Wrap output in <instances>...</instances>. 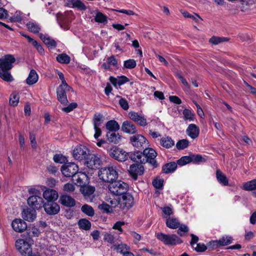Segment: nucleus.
Segmentation results:
<instances>
[{"label": "nucleus", "instance_id": "nucleus-1", "mask_svg": "<svg viewBox=\"0 0 256 256\" xmlns=\"http://www.w3.org/2000/svg\"><path fill=\"white\" fill-rule=\"evenodd\" d=\"M99 178L103 182L110 184L118 176V172L113 166L102 168L98 172Z\"/></svg>", "mask_w": 256, "mask_h": 256}, {"label": "nucleus", "instance_id": "nucleus-2", "mask_svg": "<svg viewBox=\"0 0 256 256\" xmlns=\"http://www.w3.org/2000/svg\"><path fill=\"white\" fill-rule=\"evenodd\" d=\"M128 188V184L121 180L116 181L114 180L108 185L109 190L116 196L124 194L127 192Z\"/></svg>", "mask_w": 256, "mask_h": 256}, {"label": "nucleus", "instance_id": "nucleus-3", "mask_svg": "<svg viewBox=\"0 0 256 256\" xmlns=\"http://www.w3.org/2000/svg\"><path fill=\"white\" fill-rule=\"evenodd\" d=\"M156 156L157 153L153 148H146L142 152V164L148 162L154 168H156L158 166L156 160Z\"/></svg>", "mask_w": 256, "mask_h": 256}, {"label": "nucleus", "instance_id": "nucleus-4", "mask_svg": "<svg viewBox=\"0 0 256 256\" xmlns=\"http://www.w3.org/2000/svg\"><path fill=\"white\" fill-rule=\"evenodd\" d=\"M156 238L166 245H176L182 242L176 234H166L160 232L156 234Z\"/></svg>", "mask_w": 256, "mask_h": 256}, {"label": "nucleus", "instance_id": "nucleus-5", "mask_svg": "<svg viewBox=\"0 0 256 256\" xmlns=\"http://www.w3.org/2000/svg\"><path fill=\"white\" fill-rule=\"evenodd\" d=\"M72 154L74 159L81 161L87 158L90 154V150L86 146L80 144L74 148Z\"/></svg>", "mask_w": 256, "mask_h": 256}, {"label": "nucleus", "instance_id": "nucleus-6", "mask_svg": "<svg viewBox=\"0 0 256 256\" xmlns=\"http://www.w3.org/2000/svg\"><path fill=\"white\" fill-rule=\"evenodd\" d=\"M108 154L110 157L119 162H124L128 159V153L116 146L110 148Z\"/></svg>", "mask_w": 256, "mask_h": 256}, {"label": "nucleus", "instance_id": "nucleus-7", "mask_svg": "<svg viewBox=\"0 0 256 256\" xmlns=\"http://www.w3.org/2000/svg\"><path fill=\"white\" fill-rule=\"evenodd\" d=\"M62 174L66 177H73L78 171V166L74 162H66L60 168Z\"/></svg>", "mask_w": 256, "mask_h": 256}, {"label": "nucleus", "instance_id": "nucleus-8", "mask_svg": "<svg viewBox=\"0 0 256 256\" xmlns=\"http://www.w3.org/2000/svg\"><path fill=\"white\" fill-rule=\"evenodd\" d=\"M102 162L100 156L98 154H89L85 160V164L90 168L94 170L98 168Z\"/></svg>", "mask_w": 256, "mask_h": 256}, {"label": "nucleus", "instance_id": "nucleus-9", "mask_svg": "<svg viewBox=\"0 0 256 256\" xmlns=\"http://www.w3.org/2000/svg\"><path fill=\"white\" fill-rule=\"evenodd\" d=\"M72 88L69 86L66 87L64 85H60L56 89V94L58 100L62 104L66 105L68 103L66 92Z\"/></svg>", "mask_w": 256, "mask_h": 256}, {"label": "nucleus", "instance_id": "nucleus-10", "mask_svg": "<svg viewBox=\"0 0 256 256\" xmlns=\"http://www.w3.org/2000/svg\"><path fill=\"white\" fill-rule=\"evenodd\" d=\"M16 58L13 55L6 54L0 58V69L10 70L13 67V64Z\"/></svg>", "mask_w": 256, "mask_h": 256}, {"label": "nucleus", "instance_id": "nucleus-11", "mask_svg": "<svg viewBox=\"0 0 256 256\" xmlns=\"http://www.w3.org/2000/svg\"><path fill=\"white\" fill-rule=\"evenodd\" d=\"M120 207L122 209H128L134 204V198L129 193L126 192L119 198Z\"/></svg>", "mask_w": 256, "mask_h": 256}, {"label": "nucleus", "instance_id": "nucleus-12", "mask_svg": "<svg viewBox=\"0 0 256 256\" xmlns=\"http://www.w3.org/2000/svg\"><path fill=\"white\" fill-rule=\"evenodd\" d=\"M15 245L16 249L22 255H28L32 252L30 245L22 239L18 240Z\"/></svg>", "mask_w": 256, "mask_h": 256}, {"label": "nucleus", "instance_id": "nucleus-13", "mask_svg": "<svg viewBox=\"0 0 256 256\" xmlns=\"http://www.w3.org/2000/svg\"><path fill=\"white\" fill-rule=\"evenodd\" d=\"M130 140L132 146L138 148H145L148 145L146 138L141 134L133 136Z\"/></svg>", "mask_w": 256, "mask_h": 256}, {"label": "nucleus", "instance_id": "nucleus-14", "mask_svg": "<svg viewBox=\"0 0 256 256\" xmlns=\"http://www.w3.org/2000/svg\"><path fill=\"white\" fill-rule=\"evenodd\" d=\"M128 171L131 177L136 180L138 176L144 174V168L142 164H135L130 166Z\"/></svg>", "mask_w": 256, "mask_h": 256}, {"label": "nucleus", "instance_id": "nucleus-15", "mask_svg": "<svg viewBox=\"0 0 256 256\" xmlns=\"http://www.w3.org/2000/svg\"><path fill=\"white\" fill-rule=\"evenodd\" d=\"M46 213L50 215H54L60 210L59 205L54 202H47L44 204L43 206Z\"/></svg>", "mask_w": 256, "mask_h": 256}, {"label": "nucleus", "instance_id": "nucleus-16", "mask_svg": "<svg viewBox=\"0 0 256 256\" xmlns=\"http://www.w3.org/2000/svg\"><path fill=\"white\" fill-rule=\"evenodd\" d=\"M28 204L32 208L40 209L44 206V200L40 196H30L28 199Z\"/></svg>", "mask_w": 256, "mask_h": 256}, {"label": "nucleus", "instance_id": "nucleus-17", "mask_svg": "<svg viewBox=\"0 0 256 256\" xmlns=\"http://www.w3.org/2000/svg\"><path fill=\"white\" fill-rule=\"evenodd\" d=\"M128 116L132 120L142 126H144L147 125L146 120L136 112L134 111L129 112Z\"/></svg>", "mask_w": 256, "mask_h": 256}, {"label": "nucleus", "instance_id": "nucleus-18", "mask_svg": "<svg viewBox=\"0 0 256 256\" xmlns=\"http://www.w3.org/2000/svg\"><path fill=\"white\" fill-rule=\"evenodd\" d=\"M87 178L88 176L85 173L78 171V173L73 176L72 180L76 185L82 187L86 184Z\"/></svg>", "mask_w": 256, "mask_h": 256}, {"label": "nucleus", "instance_id": "nucleus-19", "mask_svg": "<svg viewBox=\"0 0 256 256\" xmlns=\"http://www.w3.org/2000/svg\"><path fill=\"white\" fill-rule=\"evenodd\" d=\"M36 210L30 207L25 208L22 211V217L26 220L32 222L36 219Z\"/></svg>", "mask_w": 256, "mask_h": 256}, {"label": "nucleus", "instance_id": "nucleus-20", "mask_svg": "<svg viewBox=\"0 0 256 256\" xmlns=\"http://www.w3.org/2000/svg\"><path fill=\"white\" fill-rule=\"evenodd\" d=\"M12 226L14 230L18 232H22L27 228L26 222L21 219L14 220L12 223Z\"/></svg>", "mask_w": 256, "mask_h": 256}, {"label": "nucleus", "instance_id": "nucleus-21", "mask_svg": "<svg viewBox=\"0 0 256 256\" xmlns=\"http://www.w3.org/2000/svg\"><path fill=\"white\" fill-rule=\"evenodd\" d=\"M44 198L48 202H54L58 198V192L52 189H47L43 192Z\"/></svg>", "mask_w": 256, "mask_h": 256}, {"label": "nucleus", "instance_id": "nucleus-22", "mask_svg": "<svg viewBox=\"0 0 256 256\" xmlns=\"http://www.w3.org/2000/svg\"><path fill=\"white\" fill-rule=\"evenodd\" d=\"M186 133L192 139H195L199 136L200 129L195 124H190L186 130Z\"/></svg>", "mask_w": 256, "mask_h": 256}, {"label": "nucleus", "instance_id": "nucleus-23", "mask_svg": "<svg viewBox=\"0 0 256 256\" xmlns=\"http://www.w3.org/2000/svg\"><path fill=\"white\" fill-rule=\"evenodd\" d=\"M60 203L67 207H72L76 204V201L72 196L64 194L60 196Z\"/></svg>", "mask_w": 256, "mask_h": 256}, {"label": "nucleus", "instance_id": "nucleus-24", "mask_svg": "<svg viewBox=\"0 0 256 256\" xmlns=\"http://www.w3.org/2000/svg\"><path fill=\"white\" fill-rule=\"evenodd\" d=\"M66 5L70 8H76L80 10L86 9L85 4L80 0H68Z\"/></svg>", "mask_w": 256, "mask_h": 256}, {"label": "nucleus", "instance_id": "nucleus-25", "mask_svg": "<svg viewBox=\"0 0 256 256\" xmlns=\"http://www.w3.org/2000/svg\"><path fill=\"white\" fill-rule=\"evenodd\" d=\"M122 130L126 133L134 134L136 132V126L130 121H124L122 126Z\"/></svg>", "mask_w": 256, "mask_h": 256}, {"label": "nucleus", "instance_id": "nucleus-26", "mask_svg": "<svg viewBox=\"0 0 256 256\" xmlns=\"http://www.w3.org/2000/svg\"><path fill=\"white\" fill-rule=\"evenodd\" d=\"M109 80L115 86H116V85H118L119 86H122L130 81V80L124 76H118L117 78H114L111 76L110 77Z\"/></svg>", "mask_w": 256, "mask_h": 256}, {"label": "nucleus", "instance_id": "nucleus-27", "mask_svg": "<svg viewBox=\"0 0 256 256\" xmlns=\"http://www.w3.org/2000/svg\"><path fill=\"white\" fill-rule=\"evenodd\" d=\"M116 132H108L106 134V140L111 143L118 144L121 140V136Z\"/></svg>", "mask_w": 256, "mask_h": 256}, {"label": "nucleus", "instance_id": "nucleus-28", "mask_svg": "<svg viewBox=\"0 0 256 256\" xmlns=\"http://www.w3.org/2000/svg\"><path fill=\"white\" fill-rule=\"evenodd\" d=\"M94 190V187L89 186H84L82 189V192L86 199H90L91 200Z\"/></svg>", "mask_w": 256, "mask_h": 256}, {"label": "nucleus", "instance_id": "nucleus-29", "mask_svg": "<svg viewBox=\"0 0 256 256\" xmlns=\"http://www.w3.org/2000/svg\"><path fill=\"white\" fill-rule=\"evenodd\" d=\"M160 144L162 147L166 148H170L174 145V142L172 140V138L165 136L160 139Z\"/></svg>", "mask_w": 256, "mask_h": 256}, {"label": "nucleus", "instance_id": "nucleus-30", "mask_svg": "<svg viewBox=\"0 0 256 256\" xmlns=\"http://www.w3.org/2000/svg\"><path fill=\"white\" fill-rule=\"evenodd\" d=\"M166 226L172 229H176L180 226V222L178 218L174 217L168 218L166 220Z\"/></svg>", "mask_w": 256, "mask_h": 256}, {"label": "nucleus", "instance_id": "nucleus-31", "mask_svg": "<svg viewBox=\"0 0 256 256\" xmlns=\"http://www.w3.org/2000/svg\"><path fill=\"white\" fill-rule=\"evenodd\" d=\"M216 178L218 182L221 184L226 186L228 184V180L226 176L220 170L216 171Z\"/></svg>", "mask_w": 256, "mask_h": 256}, {"label": "nucleus", "instance_id": "nucleus-32", "mask_svg": "<svg viewBox=\"0 0 256 256\" xmlns=\"http://www.w3.org/2000/svg\"><path fill=\"white\" fill-rule=\"evenodd\" d=\"M129 157L133 162H140L142 164V152L139 151H136L134 152L128 153V158Z\"/></svg>", "mask_w": 256, "mask_h": 256}, {"label": "nucleus", "instance_id": "nucleus-33", "mask_svg": "<svg viewBox=\"0 0 256 256\" xmlns=\"http://www.w3.org/2000/svg\"><path fill=\"white\" fill-rule=\"evenodd\" d=\"M177 164L174 162L167 163L163 166L162 171L165 174L173 172L177 168Z\"/></svg>", "mask_w": 256, "mask_h": 256}, {"label": "nucleus", "instance_id": "nucleus-34", "mask_svg": "<svg viewBox=\"0 0 256 256\" xmlns=\"http://www.w3.org/2000/svg\"><path fill=\"white\" fill-rule=\"evenodd\" d=\"M38 75L34 70H32L26 78V84L29 85H32L36 83L38 80Z\"/></svg>", "mask_w": 256, "mask_h": 256}, {"label": "nucleus", "instance_id": "nucleus-35", "mask_svg": "<svg viewBox=\"0 0 256 256\" xmlns=\"http://www.w3.org/2000/svg\"><path fill=\"white\" fill-rule=\"evenodd\" d=\"M10 70H2L0 69V78L6 82H12L14 80Z\"/></svg>", "mask_w": 256, "mask_h": 256}, {"label": "nucleus", "instance_id": "nucleus-36", "mask_svg": "<svg viewBox=\"0 0 256 256\" xmlns=\"http://www.w3.org/2000/svg\"><path fill=\"white\" fill-rule=\"evenodd\" d=\"M106 128L108 132H116L120 129V126L116 120H110L106 123Z\"/></svg>", "mask_w": 256, "mask_h": 256}, {"label": "nucleus", "instance_id": "nucleus-37", "mask_svg": "<svg viewBox=\"0 0 256 256\" xmlns=\"http://www.w3.org/2000/svg\"><path fill=\"white\" fill-rule=\"evenodd\" d=\"M182 114L184 116V119L185 121L192 122L195 118L194 114L189 109H184Z\"/></svg>", "mask_w": 256, "mask_h": 256}, {"label": "nucleus", "instance_id": "nucleus-38", "mask_svg": "<svg viewBox=\"0 0 256 256\" xmlns=\"http://www.w3.org/2000/svg\"><path fill=\"white\" fill-rule=\"evenodd\" d=\"M242 188L244 190L248 191L256 190V179L244 183Z\"/></svg>", "mask_w": 256, "mask_h": 256}, {"label": "nucleus", "instance_id": "nucleus-39", "mask_svg": "<svg viewBox=\"0 0 256 256\" xmlns=\"http://www.w3.org/2000/svg\"><path fill=\"white\" fill-rule=\"evenodd\" d=\"M233 238L230 236H222L218 241L220 246H226L232 242Z\"/></svg>", "mask_w": 256, "mask_h": 256}, {"label": "nucleus", "instance_id": "nucleus-40", "mask_svg": "<svg viewBox=\"0 0 256 256\" xmlns=\"http://www.w3.org/2000/svg\"><path fill=\"white\" fill-rule=\"evenodd\" d=\"M26 26L29 31L34 34L38 33L40 30L39 26L36 23L33 22H28L26 24Z\"/></svg>", "mask_w": 256, "mask_h": 256}, {"label": "nucleus", "instance_id": "nucleus-41", "mask_svg": "<svg viewBox=\"0 0 256 256\" xmlns=\"http://www.w3.org/2000/svg\"><path fill=\"white\" fill-rule=\"evenodd\" d=\"M81 210L84 214H86V215L90 216H92L94 214V212L93 208L91 206L86 204H84L82 206Z\"/></svg>", "mask_w": 256, "mask_h": 256}, {"label": "nucleus", "instance_id": "nucleus-42", "mask_svg": "<svg viewBox=\"0 0 256 256\" xmlns=\"http://www.w3.org/2000/svg\"><path fill=\"white\" fill-rule=\"evenodd\" d=\"M26 230L28 235L30 238L38 236L40 233V230L35 226L29 228Z\"/></svg>", "mask_w": 256, "mask_h": 256}, {"label": "nucleus", "instance_id": "nucleus-43", "mask_svg": "<svg viewBox=\"0 0 256 256\" xmlns=\"http://www.w3.org/2000/svg\"><path fill=\"white\" fill-rule=\"evenodd\" d=\"M80 228L84 230H88L91 227V224L90 221L86 219H81L78 222Z\"/></svg>", "mask_w": 256, "mask_h": 256}, {"label": "nucleus", "instance_id": "nucleus-44", "mask_svg": "<svg viewBox=\"0 0 256 256\" xmlns=\"http://www.w3.org/2000/svg\"><path fill=\"white\" fill-rule=\"evenodd\" d=\"M56 60L61 64H68L70 62V56L66 54H62L58 55Z\"/></svg>", "mask_w": 256, "mask_h": 256}, {"label": "nucleus", "instance_id": "nucleus-45", "mask_svg": "<svg viewBox=\"0 0 256 256\" xmlns=\"http://www.w3.org/2000/svg\"><path fill=\"white\" fill-rule=\"evenodd\" d=\"M118 252L122 254L123 256L127 253L130 250V248L126 244H120L115 246Z\"/></svg>", "mask_w": 256, "mask_h": 256}, {"label": "nucleus", "instance_id": "nucleus-46", "mask_svg": "<svg viewBox=\"0 0 256 256\" xmlns=\"http://www.w3.org/2000/svg\"><path fill=\"white\" fill-rule=\"evenodd\" d=\"M228 39L224 37H218L212 36L210 39L209 42L214 44H218L222 42L228 41Z\"/></svg>", "mask_w": 256, "mask_h": 256}, {"label": "nucleus", "instance_id": "nucleus-47", "mask_svg": "<svg viewBox=\"0 0 256 256\" xmlns=\"http://www.w3.org/2000/svg\"><path fill=\"white\" fill-rule=\"evenodd\" d=\"M19 96L18 94L12 93L10 98V104L11 106H16L19 102Z\"/></svg>", "mask_w": 256, "mask_h": 256}, {"label": "nucleus", "instance_id": "nucleus-48", "mask_svg": "<svg viewBox=\"0 0 256 256\" xmlns=\"http://www.w3.org/2000/svg\"><path fill=\"white\" fill-rule=\"evenodd\" d=\"M189 142L186 139L178 140L176 144V148L178 150H183L188 146Z\"/></svg>", "mask_w": 256, "mask_h": 256}, {"label": "nucleus", "instance_id": "nucleus-49", "mask_svg": "<svg viewBox=\"0 0 256 256\" xmlns=\"http://www.w3.org/2000/svg\"><path fill=\"white\" fill-rule=\"evenodd\" d=\"M136 63L134 59H129L125 60L124 63V66L128 69H132L136 66Z\"/></svg>", "mask_w": 256, "mask_h": 256}, {"label": "nucleus", "instance_id": "nucleus-50", "mask_svg": "<svg viewBox=\"0 0 256 256\" xmlns=\"http://www.w3.org/2000/svg\"><path fill=\"white\" fill-rule=\"evenodd\" d=\"M190 162L199 163L205 162V159L200 154H192L190 156Z\"/></svg>", "mask_w": 256, "mask_h": 256}, {"label": "nucleus", "instance_id": "nucleus-51", "mask_svg": "<svg viewBox=\"0 0 256 256\" xmlns=\"http://www.w3.org/2000/svg\"><path fill=\"white\" fill-rule=\"evenodd\" d=\"M102 116L100 114H94L93 118L94 126H100L102 124Z\"/></svg>", "mask_w": 256, "mask_h": 256}, {"label": "nucleus", "instance_id": "nucleus-52", "mask_svg": "<svg viewBox=\"0 0 256 256\" xmlns=\"http://www.w3.org/2000/svg\"><path fill=\"white\" fill-rule=\"evenodd\" d=\"M190 162V156H184L178 160L176 163L177 165L182 166Z\"/></svg>", "mask_w": 256, "mask_h": 256}, {"label": "nucleus", "instance_id": "nucleus-53", "mask_svg": "<svg viewBox=\"0 0 256 256\" xmlns=\"http://www.w3.org/2000/svg\"><path fill=\"white\" fill-rule=\"evenodd\" d=\"M94 20L96 22L102 23L107 21V18L102 12H98L95 16Z\"/></svg>", "mask_w": 256, "mask_h": 256}, {"label": "nucleus", "instance_id": "nucleus-54", "mask_svg": "<svg viewBox=\"0 0 256 256\" xmlns=\"http://www.w3.org/2000/svg\"><path fill=\"white\" fill-rule=\"evenodd\" d=\"M98 208L103 212L110 213L112 212V208L108 204L103 203L98 206Z\"/></svg>", "mask_w": 256, "mask_h": 256}, {"label": "nucleus", "instance_id": "nucleus-55", "mask_svg": "<svg viewBox=\"0 0 256 256\" xmlns=\"http://www.w3.org/2000/svg\"><path fill=\"white\" fill-rule=\"evenodd\" d=\"M178 228V229L177 230V233L180 236H184V234L188 231V227L186 225L184 224H180V226Z\"/></svg>", "mask_w": 256, "mask_h": 256}, {"label": "nucleus", "instance_id": "nucleus-56", "mask_svg": "<svg viewBox=\"0 0 256 256\" xmlns=\"http://www.w3.org/2000/svg\"><path fill=\"white\" fill-rule=\"evenodd\" d=\"M163 213L164 214V218L167 219L168 218H171L170 215L173 214V210L170 206H166L162 208Z\"/></svg>", "mask_w": 256, "mask_h": 256}, {"label": "nucleus", "instance_id": "nucleus-57", "mask_svg": "<svg viewBox=\"0 0 256 256\" xmlns=\"http://www.w3.org/2000/svg\"><path fill=\"white\" fill-rule=\"evenodd\" d=\"M164 184V180L162 178H156L152 182L154 186L157 189H160Z\"/></svg>", "mask_w": 256, "mask_h": 256}, {"label": "nucleus", "instance_id": "nucleus-58", "mask_svg": "<svg viewBox=\"0 0 256 256\" xmlns=\"http://www.w3.org/2000/svg\"><path fill=\"white\" fill-rule=\"evenodd\" d=\"M44 43L48 46V48H55L56 46V41L50 38L49 36L46 38V40H44Z\"/></svg>", "mask_w": 256, "mask_h": 256}, {"label": "nucleus", "instance_id": "nucleus-59", "mask_svg": "<svg viewBox=\"0 0 256 256\" xmlns=\"http://www.w3.org/2000/svg\"><path fill=\"white\" fill-rule=\"evenodd\" d=\"M78 104L76 102L70 104L68 106L62 108V110L68 113L72 111L74 109L76 108Z\"/></svg>", "mask_w": 256, "mask_h": 256}, {"label": "nucleus", "instance_id": "nucleus-60", "mask_svg": "<svg viewBox=\"0 0 256 256\" xmlns=\"http://www.w3.org/2000/svg\"><path fill=\"white\" fill-rule=\"evenodd\" d=\"M56 162L62 164L65 162L66 158L62 154H56L53 158Z\"/></svg>", "mask_w": 256, "mask_h": 256}, {"label": "nucleus", "instance_id": "nucleus-61", "mask_svg": "<svg viewBox=\"0 0 256 256\" xmlns=\"http://www.w3.org/2000/svg\"><path fill=\"white\" fill-rule=\"evenodd\" d=\"M119 104L124 110H128L129 108L128 104L125 98H121L119 100Z\"/></svg>", "mask_w": 256, "mask_h": 256}, {"label": "nucleus", "instance_id": "nucleus-62", "mask_svg": "<svg viewBox=\"0 0 256 256\" xmlns=\"http://www.w3.org/2000/svg\"><path fill=\"white\" fill-rule=\"evenodd\" d=\"M75 187L70 183H66L64 186V190L68 192H72L74 191Z\"/></svg>", "mask_w": 256, "mask_h": 256}, {"label": "nucleus", "instance_id": "nucleus-63", "mask_svg": "<svg viewBox=\"0 0 256 256\" xmlns=\"http://www.w3.org/2000/svg\"><path fill=\"white\" fill-rule=\"evenodd\" d=\"M30 194H32L30 196H40L41 192L36 188H30L28 190Z\"/></svg>", "mask_w": 256, "mask_h": 256}, {"label": "nucleus", "instance_id": "nucleus-64", "mask_svg": "<svg viewBox=\"0 0 256 256\" xmlns=\"http://www.w3.org/2000/svg\"><path fill=\"white\" fill-rule=\"evenodd\" d=\"M207 249L206 246L204 243L197 244L195 250L198 252H204Z\"/></svg>", "mask_w": 256, "mask_h": 256}]
</instances>
